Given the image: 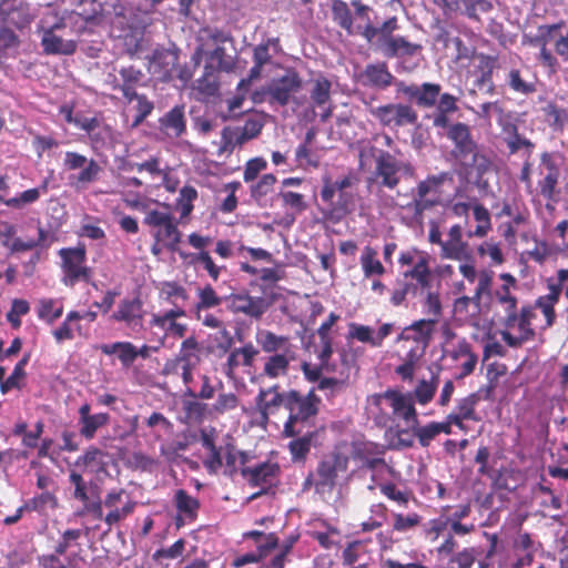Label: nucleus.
Segmentation results:
<instances>
[{
	"label": "nucleus",
	"instance_id": "nucleus-1",
	"mask_svg": "<svg viewBox=\"0 0 568 568\" xmlns=\"http://www.w3.org/2000/svg\"><path fill=\"white\" fill-rule=\"evenodd\" d=\"M69 481L74 486L73 497L84 504L87 513L95 519L103 520L109 528L125 520L135 510L136 501L132 499H128L120 506L122 497L125 495L123 488L111 489L105 494L103 500L89 503L88 487L82 474L71 469Z\"/></svg>",
	"mask_w": 568,
	"mask_h": 568
},
{
	"label": "nucleus",
	"instance_id": "nucleus-2",
	"mask_svg": "<svg viewBox=\"0 0 568 568\" xmlns=\"http://www.w3.org/2000/svg\"><path fill=\"white\" fill-rule=\"evenodd\" d=\"M255 339L263 357L261 376L268 379H278L288 375L292 362L296 354L290 336L277 335L270 329H260Z\"/></svg>",
	"mask_w": 568,
	"mask_h": 568
},
{
	"label": "nucleus",
	"instance_id": "nucleus-3",
	"mask_svg": "<svg viewBox=\"0 0 568 568\" xmlns=\"http://www.w3.org/2000/svg\"><path fill=\"white\" fill-rule=\"evenodd\" d=\"M323 187L321 190L322 201L329 207L333 214H349L356 203L355 185L357 179L353 174H347L339 180L333 181L329 175L322 178Z\"/></svg>",
	"mask_w": 568,
	"mask_h": 568
},
{
	"label": "nucleus",
	"instance_id": "nucleus-4",
	"mask_svg": "<svg viewBox=\"0 0 568 568\" xmlns=\"http://www.w3.org/2000/svg\"><path fill=\"white\" fill-rule=\"evenodd\" d=\"M536 318L535 306L527 304L518 311H511L504 315L500 331L501 339L511 348H520L527 342L534 341L536 331L532 321Z\"/></svg>",
	"mask_w": 568,
	"mask_h": 568
},
{
	"label": "nucleus",
	"instance_id": "nucleus-5",
	"mask_svg": "<svg viewBox=\"0 0 568 568\" xmlns=\"http://www.w3.org/2000/svg\"><path fill=\"white\" fill-rule=\"evenodd\" d=\"M286 402L285 410H287L288 416L284 423L283 435L293 438L301 432L296 428V425L307 423L311 418H314L320 412L322 400L314 389H311L307 394H302L297 389H288Z\"/></svg>",
	"mask_w": 568,
	"mask_h": 568
},
{
	"label": "nucleus",
	"instance_id": "nucleus-6",
	"mask_svg": "<svg viewBox=\"0 0 568 568\" xmlns=\"http://www.w3.org/2000/svg\"><path fill=\"white\" fill-rule=\"evenodd\" d=\"M143 224L151 229L153 240L164 242L166 250L172 253L178 251L182 233L179 230V221L172 213L158 209L149 210Z\"/></svg>",
	"mask_w": 568,
	"mask_h": 568
},
{
	"label": "nucleus",
	"instance_id": "nucleus-7",
	"mask_svg": "<svg viewBox=\"0 0 568 568\" xmlns=\"http://www.w3.org/2000/svg\"><path fill=\"white\" fill-rule=\"evenodd\" d=\"M59 255L62 260V283L68 287H73L78 282L90 283L92 280V268L87 266V252L84 246L61 248Z\"/></svg>",
	"mask_w": 568,
	"mask_h": 568
},
{
	"label": "nucleus",
	"instance_id": "nucleus-8",
	"mask_svg": "<svg viewBox=\"0 0 568 568\" xmlns=\"http://www.w3.org/2000/svg\"><path fill=\"white\" fill-rule=\"evenodd\" d=\"M348 457L339 452L325 455L315 470L314 488L318 494L331 493L339 474L347 470Z\"/></svg>",
	"mask_w": 568,
	"mask_h": 568
},
{
	"label": "nucleus",
	"instance_id": "nucleus-9",
	"mask_svg": "<svg viewBox=\"0 0 568 568\" xmlns=\"http://www.w3.org/2000/svg\"><path fill=\"white\" fill-rule=\"evenodd\" d=\"M196 296L197 302L193 307L194 317L201 322L203 326L222 331L223 334L229 335L224 322L217 315L207 312L211 308L219 307L224 298L216 293L211 284L199 287L196 290Z\"/></svg>",
	"mask_w": 568,
	"mask_h": 568
},
{
	"label": "nucleus",
	"instance_id": "nucleus-10",
	"mask_svg": "<svg viewBox=\"0 0 568 568\" xmlns=\"http://www.w3.org/2000/svg\"><path fill=\"white\" fill-rule=\"evenodd\" d=\"M369 113L381 125L389 129L415 126L418 123V113L412 104L387 103L369 108Z\"/></svg>",
	"mask_w": 568,
	"mask_h": 568
},
{
	"label": "nucleus",
	"instance_id": "nucleus-11",
	"mask_svg": "<svg viewBox=\"0 0 568 568\" xmlns=\"http://www.w3.org/2000/svg\"><path fill=\"white\" fill-rule=\"evenodd\" d=\"M186 312L184 308L176 306L163 313H154L150 318V326L156 327L163 332L158 337V346H154L153 352H158L164 346L168 337L183 338L187 332V325L179 323L178 318L185 317Z\"/></svg>",
	"mask_w": 568,
	"mask_h": 568
},
{
	"label": "nucleus",
	"instance_id": "nucleus-12",
	"mask_svg": "<svg viewBox=\"0 0 568 568\" xmlns=\"http://www.w3.org/2000/svg\"><path fill=\"white\" fill-rule=\"evenodd\" d=\"M302 83L303 81L298 72L293 68H288L283 75L273 79L265 88L268 103H276L281 106L287 105L292 95L301 90Z\"/></svg>",
	"mask_w": 568,
	"mask_h": 568
},
{
	"label": "nucleus",
	"instance_id": "nucleus-13",
	"mask_svg": "<svg viewBox=\"0 0 568 568\" xmlns=\"http://www.w3.org/2000/svg\"><path fill=\"white\" fill-rule=\"evenodd\" d=\"M227 308L233 314H242L251 321H261L270 307V302L263 296H253L247 291L231 293L225 297Z\"/></svg>",
	"mask_w": 568,
	"mask_h": 568
},
{
	"label": "nucleus",
	"instance_id": "nucleus-14",
	"mask_svg": "<svg viewBox=\"0 0 568 568\" xmlns=\"http://www.w3.org/2000/svg\"><path fill=\"white\" fill-rule=\"evenodd\" d=\"M200 363L201 345L196 337L192 335L181 343L179 353L164 363L162 375L178 376L181 367L196 368Z\"/></svg>",
	"mask_w": 568,
	"mask_h": 568
},
{
	"label": "nucleus",
	"instance_id": "nucleus-15",
	"mask_svg": "<svg viewBox=\"0 0 568 568\" xmlns=\"http://www.w3.org/2000/svg\"><path fill=\"white\" fill-rule=\"evenodd\" d=\"M63 164L70 171L82 169L77 175L72 176V184L78 190L85 189L89 184L95 182L102 172V168L94 159L88 160L84 155L72 151L65 152Z\"/></svg>",
	"mask_w": 568,
	"mask_h": 568
},
{
	"label": "nucleus",
	"instance_id": "nucleus-16",
	"mask_svg": "<svg viewBox=\"0 0 568 568\" xmlns=\"http://www.w3.org/2000/svg\"><path fill=\"white\" fill-rule=\"evenodd\" d=\"M281 468L277 463L265 462L254 467H242L241 475L252 487H261L252 498H256L267 493V490L277 481Z\"/></svg>",
	"mask_w": 568,
	"mask_h": 568
},
{
	"label": "nucleus",
	"instance_id": "nucleus-17",
	"mask_svg": "<svg viewBox=\"0 0 568 568\" xmlns=\"http://www.w3.org/2000/svg\"><path fill=\"white\" fill-rule=\"evenodd\" d=\"M144 73L134 65L121 67L116 74L109 73L108 83L113 91H120L128 102L136 97V89L142 84Z\"/></svg>",
	"mask_w": 568,
	"mask_h": 568
},
{
	"label": "nucleus",
	"instance_id": "nucleus-18",
	"mask_svg": "<svg viewBox=\"0 0 568 568\" xmlns=\"http://www.w3.org/2000/svg\"><path fill=\"white\" fill-rule=\"evenodd\" d=\"M83 20L92 23H102L105 20L124 19L126 8L121 0H91L89 8L80 13Z\"/></svg>",
	"mask_w": 568,
	"mask_h": 568
},
{
	"label": "nucleus",
	"instance_id": "nucleus-19",
	"mask_svg": "<svg viewBox=\"0 0 568 568\" xmlns=\"http://www.w3.org/2000/svg\"><path fill=\"white\" fill-rule=\"evenodd\" d=\"M374 403L379 405L382 399L387 400L395 416L402 418L406 423H417V410L410 394H404L399 390L387 389L382 394L374 395Z\"/></svg>",
	"mask_w": 568,
	"mask_h": 568
},
{
	"label": "nucleus",
	"instance_id": "nucleus-20",
	"mask_svg": "<svg viewBox=\"0 0 568 568\" xmlns=\"http://www.w3.org/2000/svg\"><path fill=\"white\" fill-rule=\"evenodd\" d=\"M442 87L437 83L425 82L420 85L396 83L397 93H402L419 108L430 109L436 105Z\"/></svg>",
	"mask_w": 568,
	"mask_h": 568
},
{
	"label": "nucleus",
	"instance_id": "nucleus-21",
	"mask_svg": "<svg viewBox=\"0 0 568 568\" xmlns=\"http://www.w3.org/2000/svg\"><path fill=\"white\" fill-rule=\"evenodd\" d=\"M144 314L143 302L135 296L121 300L111 317L115 322L124 323L132 331H140L143 327Z\"/></svg>",
	"mask_w": 568,
	"mask_h": 568
},
{
	"label": "nucleus",
	"instance_id": "nucleus-22",
	"mask_svg": "<svg viewBox=\"0 0 568 568\" xmlns=\"http://www.w3.org/2000/svg\"><path fill=\"white\" fill-rule=\"evenodd\" d=\"M402 164L393 154L387 151L379 150L375 156V175L381 179L379 185L387 189H395L399 184V171Z\"/></svg>",
	"mask_w": 568,
	"mask_h": 568
},
{
	"label": "nucleus",
	"instance_id": "nucleus-23",
	"mask_svg": "<svg viewBox=\"0 0 568 568\" xmlns=\"http://www.w3.org/2000/svg\"><path fill=\"white\" fill-rule=\"evenodd\" d=\"M460 162L468 169V174L474 176V184L480 192L491 191L487 175L493 172L494 164L487 155L476 150L474 153H469V158Z\"/></svg>",
	"mask_w": 568,
	"mask_h": 568
},
{
	"label": "nucleus",
	"instance_id": "nucleus-24",
	"mask_svg": "<svg viewBox=\"0 0 568 568\" xmlns=\"http://www.w3.org/2000/svg\"><path fill=\"white\" fill-rule=\"evenodd\" d=\"M63 20H59L53 26L43 29L41 37V47L48 55H71L77 51V41L64 40L55 33L57 30L64 28Z\"/></svg>",
	"mask_w": 568,
	"mask_h": 568
},
{
	"label": "nucleus",
	"instance_id": "nucleus-25",
	"mask_svg": "<svg viewBox=\"0 0 568 568\" xmlns=\"http://www.w3.org/2000/svg\"><path fill=\"white\" fill-rule=\"evenodd\" d=\"M150 68L159 80L163 82L171 81L178 73L179 67V50L178 49H155L151 61Z\"/></svg>",
	"mask_w": 568,
	"mask_h": 568
},
{
	"label": "nucleus",
	"instance_id": "nucleus-26",
	"mask_svg": "<svg viewBox=\"0 0 568 568\" xmlns=\"http://www.w3.org/2000/svg\"><path fill=\"white\" fill-rule=\"evenodd\" d=\"M79 435L85 440H92L99 429L110 424L111 416L109 413L100 412L92 414L91 405L83 403L78 409Z\"/></svg>",
	"mask_w": 568,
	"mask_h": 568
},
{
	"label": "nucleus",
	"instance_id": "nucleus-27",
	"mask_svg": "<svg viewBox=\"0 0 568 568\" xmlns=\"http://www.w3.org/2000/svg\"><path fill=\"white\" fill-rule=\"evenodd\" d=\"M260 349L252 342L245 343L241 347L233 348L223 365V373L229 378H235L239 367H253Z\"/></svg>",
	"mask_w": 568,
	"mask_h": 568
},
{
	"label": "nucleus",
	"instance_id": "nucleus-28",
	"mask_svg": "<svg viewBox=\"0 0 568 568\" xmlns=\"http://www.w3.org/2000/svg\"><path fill=\"white\" fill-rule=\"evenodd\" d=\"M435 331V320H418L404 327L397 342L428 347Z\"/></svg>",
	"mask_w": 568,
	"mask_h": 568
},
{
	"label": "nucleus",
	"instance_id": "nucleus-29",
	"mask_svg": "<svg viewBox=\"0 0 568 568\" xmlns=\"http://www.w3.org/2000/svg\"><path fill=\"white\" fill-rule=\"evenodd\" d=\"M385 447L373 442L353 443V458L362 462L363 467L375 470L386 466Z\"/></svg>",
	"mask_w": 568,
	"mask_h": 568
},
{
	"label": "nucleus",
	"instance_id": "nucleus-30",
	"mask_svg": "<svg viewBox=\"0 0 568 568\" xmlns=\"http://www.w3.org/2000/svg\"><path fill=\"white\" fill-rule=\"evenodd\" d=\"M288 390L280 392V385L275 384L267 388H261L256 396V406L260 414L267 418L270 414L276 413L281 407H286Z\"/></svg>",
	"mask_w": 568,
	"mask_h": 568
},
{
	"label": "nucleus",
	"instance_id": "nucleus-31",
	"mask_svg": "<svg viewBox=\"0 0 568 568\" xmlns=\"http://www.w3.org/2000/svg\"><path fill=\"white\" fill-rule=\"evenodd\" d=\"M478 405L475 395H467L459 398L456 403L455 409L446 415V419L453 426H456L463 432H467L465 425L466 420L479 422L480 417L476 413V406Z\"/></svg>",
	"mask_w": 568,
	"mask_h": 568
},
{
	"label": "nucleus",
	"instance_id": "nucleus-32",
	"mask_svg": "<svg viewBox=\"0 0 568 568\" xmlns=\"http://www.w3.org/2000/svg\"><path fill=\"white\" fill-rule=\"evenodd\" d=\"M200 440L202 446L209 450V456L203 460V466L210 475H216L223 466L222 450L224 448L217 447L216 429L214 427L200 429Z\"/></svg>",
	"mask_w": 568,
	"mask_h": 568
},
{
	"label": "nucleus",
	"instance_id": "nucleus-33",
	"mask_svg": "<svg viewBox=\"0 0 568 568\" xmlns=\"http://www.w3.org/2000/svg\"><path fill=\"white\" fill-rule=\"evenodd\" d=\"M159 128L168 138L179 139L186 133L185 105L179 104L159 119Z\"/></svg>",
	"mask_w": 568,
	"mask_h": 568
},
{
	"label": "nucleus",
	"instance_id": "nucleus-34",
	"mask_svg": "<svg viewBox=\"0 0 568 568\" xmlns=\"http://www.w3.org/2000/svg\"><path fill=\"white\" fill-rule=\"evenodd\" d=\"M447 136L454 142V154L460 161H465L469 158V153L477 150V144L471 139L470 130L465 123L452 124L447 131Z\"/></svg>",
	"mask_w": 568,
	"mask_h": 568
},
{
	"label": "nucleus",
	"instance_id": "nucleus-35",
	"mask_svg": "<svg viewBox=\"0 0 568 568\" xmlns=\"http://www.w3.org/2000/svg\"><path fill=\"white\" fill-rule=\"evenodd\" d=\"M106 457V452L91 445L75 459L74 467L80 468L82 473L105 474L108 471Z\"/></svg>",
	"mask_w": 568,
	"mask_h": 568
},
{
	"label": "nucleus",
	"instance_id": "nucleus-36",
	"mask_svg": "<svg viewBox=\"0 0 568 568\" xmlns=\"http://www.w3.org/2000/svg\"><path fill=\"white\" fill-rule=\"evenodd\" d=\"M443 258L462 261L468 256V243L463 240V227L460 224L450 226L447 239L443 243Z\"/></svg>",
	"mask_w": 568,
	"mask_h": 568
},
{
	"label": "nucleus",
	"instance_id": "nucleus-37",
	"mask_svg": "<svg viewBox=\"0 0 568 568\" xmlns=\"http://www.w3.org/2000/svg\"><path fill=\"white\" fill-rule=\"evenodd\" d=\"M412 434L417 438L418 444L426 448L440 434L450 435L453 433L452 425L445 418L443 422H429L426 425H419V420L410 427Z\"/></svg>",
	"mask_w": 568,
	"mask_h": 568
},
{
	"label": "nucleus",
	"instance_id": "nucleus-38",
	"mask_svg": "<svg viewBox=\"0 0 568 568\" xmlns=\"http://www.w3.org/2000/svg\"><path fill=\"white\" fill-rule=\"evenodd\" d=\"M174 506L176 510L183 515L178 516L175 519V525L178 528L183 526L184 518L194 521L197 518V513L200 509V501L197 498L191 496L185 489H178L174 494Z\"/></svg>",
	"mask_w": 568,
	"mask_h": 568
},
{
	"label": "nucleus",
	"instance_id": "nucleus-39",
	"mask_svg": "<svg viewBox=\"0 0 568 568\" xmlns=\"http://www.w3.org/2000/svg\"><path fill=\"white\" fill-rule=\"evenodd\" d=\"M362 78L363 84L382 90L388 88L394 81V75L389 72L386 62L367 64Z\"/></svg>",
	"mask_w": 568,
	"mask_h": 568
},
{
	"label": "nucleus",
	"instance_id": "nucleus-40",
	"mask_svg": "<svg viewBox=\"0 0 568 568\" xmlns=\"http://www.w3.org/2000/svg\"><path fill=\"white\" fill-rule=\"evenodd\" d=\"M398 29L397 18L392 17L387 19L381 27H375L371 22L366 23L364 28L358 27L357 33L361 34L368 43L379 36L383 41V48L388 45V40L395 38L393 32Z\"/></svg>",
	"mask_w": 568,
	"mask_h": 568
},
{
	"label": "nucleus",
	"instance_id": "nucleus-41",
	"mask_svg": "<svg viewBox=\"0 0 568 568\" xmlns=\"http://www.w3.org/2000/svg\"><path fill=\"white\" fill-rule=\"evenodd\" d=\"M504 133L506 134L505 142L508 148L509 154H517L519 151H524V155L527 159H530L534 150H535V143L521 135L518 132V128L516 124H508L503 129Z\"/></svg>",
	"mask_w": 568,
	"mask_h": 568
},
{
	"label": "nucleus",
	"instance_id": "nucleus-42",
	"mask_svg": "<svg viewBox=\"0 0 568 568\" xmlns=\"http://www.w3.org/2000/svg\"><path fill=\"white\" fill-rule=\"evenodd\" d=\"M277 197L282 202V207L286 210V219L294 223L296 215L302 214L307 209L305 195L286 189H281Z\"/></svg>",
	"mask_w": 568,
	"mask_h": 568
},
{
	"label": "nucleus",
	"instance_id": "nucleus-43",
	"mask_svg": "<svg viewBox=\"0 0 568 568\" xmlns=\"http://www.w3.org/2000/svg\"><path fill=\"white\" fill-rule=\"evenodd\" d=\"M499 277L504 284L494 292L493 296L506 315L517 308V297L510 293V287H515L517 281L510 273H501Z\"/></svg>",
	"mask_w": 568,
	"mask_h": 568
},
{
	"label": "nucleus",
	"instance_id": "nucleus-44",
	"mask_svg": "<svg viewBox=\"0 0 568 568\" xmlns=\"http://www.w3.org/2000/svg\"><path fill=\"white\" fill-rule=\"evenodd\" d=\"M447 182H453V175L450 172H440L436 175H428L417 184L415 193L420 194V196L440 199L443 192L442 187Z\"/></svg>",
	"mask_w": 568,
	"mask_h": 568
},
{
	"label": "nucleus",
	"instance_id": "nucleus-45",
	"mask_svg": "<svg viewBox=\"0 0 568 568\" xmlns=\"http://www.w3.org/2000/svg\"><path fill=\"white\" fill-rule=\"evenodd\" d=\"M331 12L333 21L348 36L358 34L354 28V19L348 4L343 0H332Z\"/></svg>",
	"mask_w": 568,
	"mask_h": 568
},
{
	"label": "nucleus",
	"instance_id": "nucleus-46",
	"mask_svg": "<svg viewBox=\"0 0 568 568\" xmlns=\"http://www.w3.org/2000/svg\"><path fill=\"white\" fill-rule=\"evenodd\" d=\"M438 384H439V373L438 372L432 373L429 379L423 378V379L418 381L416 387L414 388L413 393L410 394L414 403L416 402L417 404H419L422 406H426L427 404H429L435 397V394L438 388Z\"/></svg>",
	"mask_w": 568,
	"mask_h": 568
},
{
	"label": "nucleus",
	"instance_id": "nucleus-47",
	"mask_svg": "<svg viewBox=\"0 0 568 568\" xmlns=\"http://www.w3.org/2000/svg\"><path fill=\"white\" fill-rule=\"evenodd\" d=\"M422 50V44L412 43L407 41L404 37L390 38L388 40V45L383 48L384 54L389 58L414 57L420 54Z\"/></svg>",
	"mask_w": 568,
	"mask_h": 568
},
{
	"label": "nucleus",
	"instance_id": "nucleus-48",
	"mask_svg": "<svg viewBox=\"0 0 568 568\" xmlns=\"http://www.w3.org/2000/svg\"><path fill=\"white\" fill-rule=\"evenodd\" d=\"M100 349L105 355L118 354L123 367H130L136 361L135 345L131 342L102 344Z\"/></svg>",
	"mask_w": 568,
	"mask_h": 568
},
{
	"label": "nucleus",
	"instance_id": "nucleus-49",
	"mask_svg": "<svg viewBox=\"0 0 568 568\" xmlns=\"http://www.w3.org/2000/svg\"><path fill=\"white\" fill-rule=\"evenodd\" d=\"M506 83L513 92L521 95H530L537 91V78L534 77L531 80H527L519 69L509 70Z\"/></svg>",
	"mask_w": 568,
	"mask_h": 568
},
{
	"label": "nucleus",
	"instance_id": "nucleus-50",
	"mask_svg": "<svg viewBox=\"0 0 568 568\" xmlns=\"http://www.w3.org/2000/svg\"><path fill=\"white\" fill-rule=\"evenodd\" d=\"M316 436L317 432L312 430L307 432L301 437L294 438L288 443L287 447L291 454V458L294 463H304L306 460L307 455L312 448V443Z\"/></svg>",
	"mask_w": 568,
	"mask_h": 568
},
{
	"label": "nucleus",
	"instance_id": "nucleus-51",
	"mask_svg": "<svg viewBox=\"0 0 568 568\" xmlns=\"http://www.w3.org/2000/svg\"><path fill=\"white\" fill-rule=\"evenodd\" d=\"M332 82L322 74L312 80V90L310 92V98L312 100L313 105L317 108H324L327 103H329Z\"/></svg>",
	"mask_w": 568,
	"mask_h": 568
},
{
	"label": "nucleus",
	"instance_id": "nucleus-52",
	"mask_svg": "<svg viewBox=\"0 0 568 568\" xmlns=\"http://www.w3.org/2000/svg\"><path fill=\"white\" fill-rule=\"evenodd\" d=\"M404 278H412L423 288H429L432 283V273L427 257H419L410 270L403 273Z\"/></svg>",
	"mask_w": 568,
	"mask_h": 568
},
{
	"label": "nucleus",
	"instance_id": "nucleus-53",
	"mask_svg": "<svg viewBox=\"0 0 568 568\" xmlns=\"http://www.w3.org/2000/svg\"><path fill=\"white\" fill-rule=\"evenodd\" d=\"M392 530L398 534H407L418 528L423 521V516L418 513H393Z\"/></svg>",
	"mask_w": 568,
	"mask_h": 568
},
{
	"label": "nucleus",
	"instance_id": "nucleus-54",
	"mask_svg": "<svg viewBox=\"0 0 568 568\" xmlns=\"http://www.w3.org/2000/svg\"><path fill=\"white\" fill-rule=\"evenodd\" d=\"M361 266L366 278L385 274V267L377 258V252L371 246L365 247L361 256Z\"/></svg>",
	"mask_w": 568,
	"mask_h": 568
},
{
	"label": "nucleus",
	"instance_id": "nucleus-55",
	"mask_svg": "<svg viewBox=\"0 0 568 568\" xmlns=\"http://www.w3.org/2000/svg\"><path fill=\"white\" fill-rule=\"evenodd\" d=\"M247 142L240 128L225 126L221 133V145L219 154H231L236 146Z\"/></svg>",
	"mask_w": 568,
	"mask_h": 568
},
{
	"label": "nucleus",
	"instance_id": "nucleus-56",
	"mask_svg": "<svg viewBox=\"0 0 568 568\" xmlns=\"http://www.w3.org/2000/svg\"><path fill=\"white\" fill-rule=\"evenodd\" d=\"M45 192H47L45 185H42L40 187L29 189V190H26V191L17 194L16 196H13L11 199H7L6 201H3V204L7 205L8 207L21 210L27 205L36 203L40 199L41 194H43Z\"/></svg>",
	"mask_w": 568,
	"mask_h": 568
},
{
	"label": "nucleus",
	"instance_id": "nucleus-57",
	"mask_svg": "<svg viewBox=\"0 0 568 568\" xmlns=\"http://www.w3.org/2000/svg\"><path fill=\"white\" fill-rule=\"evenodd\" d=\"M473 214L477 225L473 232L468 233V236L485 237L491 230L489 211L483 204L477 203L473 206Z\"/></svg>",
	"mask_w": 568,
	"mask_h": 568
},
{
	"label": "nucleus",
	"instance_id": "nucleus-58",
	"mask_svg": "<svg viewBox=\"0 0 568 568\" xmlns=\"http://www.w3.org/2000/svg\"><path fill=\"white\" fill-rule=\"evenodd\" d=\"M196 90L205 97H214L219 92L220 83L212 65H205L203 75L196 80Z\"/></svg>",
	"mask_w": 568,
	"mask_h": 568
},
{
	"label": "nucleus",
	"instance_id": "nucleus-59",
	"mask_svg": "<svg viewBox=\"0 0 568 568\" xmlns=\"http://www.w3.org/2000/svg\"><path fill=\"white\" fill-rule=\"evenodd\" d=\"M184 422L189 424L201 423L207 409V405L199 402L197 398L184 399L182 403Z\"/></svg>",
	"mask_w": 568,
	"mask_h": 568
},
{
	"label": "nucleus",
	"instance_id": "nucleus-60",
	"mask_svg": "<svg viewBox=\"0 0 568 568\" xmlns=\"http://www.w3.org/2000/svg\"><path fill=\"white\" fill-rule=\"evenodd\" d=\"M542 112L548 119L549 125L556 131H562L568 123V111L554 102H549L544 106Z\"/></svg>",
	"mask_w": 568,
	"mask_h": 568
},
{
	"label": "nucleus",
	"instance_id": "nucleus-61",
	"mask_svg": "<svg viewBox=\"0 0 568 568\" xmlns=\"http://www.w3.org/2000/svg\"><path fill=\"white\" fill-rule=\"evenodd\" d=\"M197 199V191L194 186L184 185L180 190L179 197L176 199V210L180 212L181 217H187L193 209V202Z\"/></svg>",
	"mask_w": 568,
	"mask_h": 568
},
{
	"label": "nucleus",
	"instance_id": "nucleus-62",
	"mask_svg": "<svg viewBox=\"0 0 568 568\" xmlns=\"http://www.w3.org/2000/svg\"><path fill=\"white\" fill-rule=\"evenodd\" d=\"M277 182V179L274 174L267 173L260 178L257 182L251 185L250 193L251 197L260 202L263 200L267 194H270L273 191V187L275 183Z\"/></svg>",
	"mask_w": 568,
	"mask_h": 568
},
{
	"label": "nucleus",
	"instance_id": "nucleus-63",
	"mask_svg": "<svg viewBox=\"0 0 568 568\" xmlns=\"http://www.w3.org/2000/svg\"><path fill=\"white\" fill-rule=\"evenodd\" d=\"M63 314V306L57 305L52 298L41 300L39 303L38 316L49 324H53Z\"/></svg>",
	"mask_w": 568,
	"mask_h": 568
},
{
	"label": "nucleus",
	"instance_id": "nucleus-64",
	"mask_svg": "<svg viewBox=\"0 0 568 568\" xmlns=\"http://www.w3.org/2000/svg\"><path fill=\"white\" fill-rule=\"evenodd\" d=\"M366 545L361 540H354L344 548L342 554L343 565L353 566L366 555Z\"/></svg>",
	"mask_w": 568,
	"mask_h": 568
}]
</instances>
